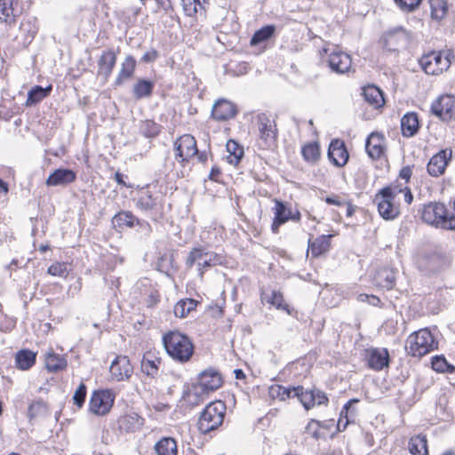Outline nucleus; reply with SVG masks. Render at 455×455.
I'll return each mask as SVG.
<instances>
[{
    "mask_svg": "<svg viewBox=\"0 0 455 455\" xmlns=\"http://www.w3.org/2000/svg\"><path fill=\"white\" fill-rule=\"evenodd\" d=\"M352 60L349 54L338 51L328 57V66L336 74H345L351 68Z\"/></svg>",
    "mask_w": 455,
    "mask_h": 455,
    "instance_id": "obj_18",
    "label": "nucleus"
},
{
    "mask_svg": "<svg viewBox=\"0 0 455 455\" xmlns=\"http://www.w3.org/2000/svg\"><path fill=\"white\" fill-rule=\"evenodd\" d=\"M421 219L429 225L448 229V210L442 203L431 202L425 204L422 209Z\"/></svg>",
    "mask_w": 455,
    "mask_h": 455,
    "instance_id": "obj_6",
    "label": "nucleus"
},
{
    "mask_svg": "<svg viewBox=\"0 0 455 455\" xmlns=\"http://www.w3.org/2000/svg\"><path fill=\"white\" fill-rule=\"evenodd\" d=\"M136 207L141 212L151 215L157 214L163 209V197L154 196L148 190H142L139 193L136 200Z\"/></svg>",
    "mask_w": 455,
    "mask_h": 455,
    "instance_id": "obj_12",
    "label": "nucleus"
},
{
    "mask_svg": "<svg viewBox=\"0 0 455 455\" xmlns=\"http://www.w3.org/2000/svg\"><path fill=\"white\" fill-rule=\"evenodd\" d=\"M237 114L235 105L224 99L218 100L212 106V116L217 121H227Z\"/></svg>",
    "mask_w": 455,
    "mask_h": 455,
    "instance_id": "obj_19",
    "label": "nucleus"
},
{
    "mask_svg": "<svg viewBox=\"0 0 455 455\" xmlns=\"http://www.w3.org/2000/svg\"><path fill=\"white\" fill-rule=\"evenodd\" d=\"M384 138L378 132H371L366 140L365 150L372 159H379L384 154Z\"/></svg>",
    "mask_w": 455,
    "mask_h": 455,
    "instance_id": "obj_28",
    "label": "nucleus"
},
{
    "mask_svg": "<svg viewBox=\"0 0 455 455\" xmlns=\"http://www.w3.org/2000/svg\"><path fill=\"white\" fill-rule=\"evenodd\" d=\"M408 449L411 455H428L426 435H418L412 436L409 441Z\"/></svg>",
    "mask_w": 455,
    "mask_h": 455,
    "instance_id": "obj_39",
    "label": "nucleus"
},
{
    "mask_svg": "<svg viewBox=\"0 0 455 455\" xmlns=\"http://www.w3.org/2000/svg\"><path fill=\"white\" fill-rule=\"evenodd\" d=\"M155 83L151 80L140 78L133 84L132 94L136 100L148 99L153 93Z\"/></svg>",
    "mask_w": 455,
    "mask_h": 455,
    "instance_id": "obj_32",
    "label": "nucleus"
},
{
    "mask_svg": "<svg viewBox=\"0 0 455 455\" xmlns=\"http://www.w3.org/2000/svg\"><path fill=\"white\" fill-rule=\"evenodd\" d=\"M420 128L418 114L408 112L401 118V131L403 137L411 138L415 136Z\"/></svg>",
    "mask_w": 455,
    "mask_h": 455,
    "instance_id": "obj_26",
    "label": "nucleus"
},
{
    "mask_svg": "<svg viewBox=\"0 0 455 455\" xmlns=\"http://www.w3.org/2000/svg\"><path fill=\"white\" fill-rule=\"evenodd\" d=\"M396 271L388 267L379 268L374 276L373 283L380 288L391 290L395 285Z\"/></svg>",
    "mask_w": 455,
    "mask_h": 455,
    "instance_id": "obj_24",
    "label": "nucleus"
},
{
    "mask_svg": "<svg viewBox=\"0 0 455 455\" xmlns=\"http://www.w3.org/2000/svg\"><path fill=\"white\" fill-rule=\"evenodd\" d=\"M227 407L224 402L216 400L210 403L201 412L198 419V429L208 434L217 429L224 421Z\"/></svg>",
    "mask_w": 455,
    "mask_h": 455,
    "instance_id": "obj_3",
    "label": "nucleus"
},
{
    "mask_svg": "<svg viewBox=\"0 0 455 455\" xmlns=\"http://www.w3.org/2000/svg\"><path fill=\"white\" fill-rule=\"evenodd\" d=\"M226 148L228 153L227 156V161L230 164L237 165L243 156V148L233 140H229L227 142Z\"/></svg>",
    "mask_w": 455,
    "mask_h": 455,
    "instance_id": "obj_41",
    "label": "nucleus"
},
{
    "mask_svg": "<svg viewBox=\"0 0 455 455\" xmlns=\"http://www.w3.org/2000/svg\"><path fill=\"white\" fill-rule=\"evenodd\" d=\"M210 255V252L206 251L203 248H194L188 259H187V261H186V265L188 267H191L196 261H197V263L199 261H202L204 258H206L207 256Z\"/></svg>",
    "mask_w": 455,
    "mask_h": 455,
    "instance_id": "obj_50",
    "label": "nucleus"
},
{
    "mask_svg": "<svg viewBox=\"0 0 455 455\" xmlns=\"http://www.w3.org/2000/svg\"><path fill=\"white\" fill-rule=\"evenodd\" d=\"M197 305L198 301L194 299H181L175 304L173 313L175 316L184 318L195 310Z\"/></svg>",
    "mask_w": 455,
    "mask_h": 455,
    "instance_id": "obj_42",
    "label": "nucleus"
},
{
    "mask_svg": "<svg viewBox=\"0 0 455 455\" xmlns=\"http://www.w3.org/2000/svg\"><path fill=\"white\" fill-rule=\"evenodd\" d=\"M364 100L373 106L375 108H380L384 104L382 92L374 85H368L363 88L362 92Z\"/></svg>",
    "mask_w": 455,
    "mask_h": 455,
    "instance_id": "obj_36",
    "label": "nucleus"
},
{
    "mask_svg": "<svg viewBox=\"0 0 455 455\" xmlns=\"http://www.w3.org/2000/svg\"><path fill=\"white\" fill-rule=\"evenodd\" d=\"M273 211L274 219L271 225V230L274 234H277L279 232V228L291 220V209L288 207L286 203L275 199Z\"/></svg>",
    "mask_w": 455,
    "mask_h": 455,
    "instance_id": "obj_21",
    "label": "nucleus"
},
{
    "mask_svg": "<svg viewBox=\"0 0 455 455\" xmlns=\"http://www.w3.org/2000/svg\"><path fill=\"white\" fill-rule=\"evenodd\" d=\"M203 393L196 386H193L191 389L184 393L183 398L191 405L196 406L202 401L201 395Z\"/></svg>",
    "mask_w": 455,
    "mask_h": 455,
    "instance_id": "obj_53",
    "label": "nucleus"
},
{
    "mask_svg": "<svg viewBox=\"0 0 455 455\" xmlns=\"http://www.w3.org/2000/svg\"><path fill=\"white\" fill-rule=\"evenodd\" d=\"M395 4L405 12H414L420 4L422 0H394Z\"/></svg>",
    "mask_w": 455,
    "mask_h": 455,
    "instance_id": "obj_55",
    "label": "nucleus"
},
{
    "mask_svg": "<svg viewBox=\"0 0 455 455\" xmlns=\"http://www.w3.org/2000/svg\"><path fill=\"white\" fill-rule=\"evenodd\" d=\"M115 397V393L110 389L95 390L90 398V411L97 416L107 415L113 407Z\"/></svg>",
    "mask_w": 455,
    "mask_h": 455,
    "instance_id": "obj_7",
    "label": "nucleus"
},
{
    "mask_svg": "<svg viewBox=\"0 0 455 455\" xmlns=\"http://www.w3.org/2000/svg\"><path fill=\"white\" fill-rule=\"evenodd\" d=\"M181 2L185 14L190 17L204 10V4H208V0H181Z\"/></svg>",
    "mask_w": 455,
    "mask_h": 455,
    "instance_id": "obj_48",
    "label": "nucleus"
},
{
    "mask_svg": "<svg viewBox=\"0 0 455 455\" xmlns=\"http://www.w3.org/2000/svg\"><path fill=\"white\" fill-rule=\"evenodd\" d=\"M76 179V173L71 169L59 168L49 175L45 184L48 187L65 186L74 182Z\"/></svg>",
    "mask_w": 455,
    "mask_h": 455,
    "instance_id": "obj_23",
    "label": "nucleus"
},
{
    "mask_svg": "<svg viewBox=\"0 0 455 455\" xmlns=\"http://www.w3.org/2000/svg\"><path fill=\"white\" fill-rule=\"evenodd\" d=\"M358 402L359 400L356 398H352L348 400L341 409V411L339 413V419H345V420H354L355 417L356 416V411L355 410V408H353V405L355 403H357Z\"/></svg>",
    "mask_w": 455,
    "mask_h": 455,
    "instance_id": "obj_51",
    "label": "nucleus"
},
{
    "mask_svg": "<svg viewBox=\"0 0 455 455\" xmlns=\"http://www.w3.org/2000/svg\"><path fill=\"white\" fill-rule=\"evenodd\" d=\"M327 156L330 162L337 167L345 166L349 158L345 142L339 139H334L331 141Z\"/></svg>",
    "mask_w": 455,
    "mask_h": 455,
    "instance_id": "obj_15",
    "label": "nucleus"
},
{
    "mask_svg": "<svg viewBox=\"0 0 455 455\" xmlns=\"http://www.w3.org/2000/svg\"><path fill=\"white\" fill-rule=\"evenodd\" d=\"M259 146L270 149L276 146L278 129L276 122L269 115L260 113L256 116Z\"/></svg>",
    "mask_w": 455,
    "mask_h": 455,
    "instance_id": "obj_5",
    "label": "nucleus"
},
{
    "mask_svg": "<svg viewBox=\"0 0 455 455\" xmlns=\"http://www.w3.org/2000/svg\"><path fill=\"white\" fill-rule=\"evenodd\" d=\"M450 63L448 56L443 57L440 52H433L419 60V64L425 73L434 76L446 70L450 67Z\"/></svg>",
    "mask_w": 455,
    "mask_h": 455,
    "instance_id": "obj_10",
    "label": "nucleus"
},
{
    "mask_svg": "<svg viewBox=\"0 0 455 455\" xmlns=\"http://www.w3.org/2000/svg\"><path fill=\"white\" fill-rule=\"evenodd\" d=\"M409 42V34L402 27L387 32L382 38L383 47L388 52H396L407 46Z\"/></svg>",
    "mask_w": 455,
    "mask_h": 455,
    "instance_id": "obj_11",
    "label": "nucleus"
},
{
    "mask_svg": "<svg viewBox=\"0 0 455 455\" xmlns=\"http://www.w3.org/2000/svg\"><path fill=\"white\" fill-rule=\"evenodd\" d=\"M303 407L308 411L315 405H326L329 399L324 392L320 389L314 388L310 390H304L302 387L300 393V401Z\"/></svg>",
    "mask_w": 455,
    "mask_h": 455,
    "instance_id": "obj_20",
    "label": "nucleus"
},
{
    "mask_svg": "<svg viewBox=\"0 0 455 455\" xmlns=\"http://www.w3.org/2000/svg\"><path fill=\"white\" fill-rule=\"evenodd\" d=\"M161 359L151 353L144 355L141 360V371L147 376L156 377L158 374Z\"/></svg>",
    "mask_w": 455,
    "mask_h": 455,
    "instance_id": "obj_33",
    "label": "nucleus"
},
{
    "mask_svg": "<svg viewBox=\"0 0 455 455\" xmlns=\"http://www.w3.org/2000/svg\"><path fill=\"white\" fill-rule=\"evenodd\" d=\"M136 60L132 55H127L124 60L121 64L120 70L117 74V76L114 82L115 87L121 86L126 80L131 79L136 69Z\"/></svg>",
    "mask_w": 455,
    "mask_h": 455,
    "instance_id": "obj_27",
    "label": "nucleus"
},
{
    "mask_svg": "<svg viewBox=\"0 0 455 455\" xmlns=\"http://www.w3.org/2000/svg\"><path fill=\"white\" fill-rule=\"evenodd\" d=\"M67 365V360L62 355L49 353L45 358V366L49 371L56 372L64 370Z\"/></svg>",
    "mask_w": 455,
    "mask_h": 455,
    "instance_id": "obj_46",
    "label": "nucleus"
},
{
    "mask_svg": "<svg viewBox=\"0 0 455 455\" xmlns=\"http://www.w3.org/2000/svg\"><path fill=\"white\" fill-rule=\"evenodd\" d=\"M398 188L402 189V192H404L405 203H407L408 204H411L413 201V195H412L411 189L408 187H405L403 188L398 187Z\"/></svg>",
    "mask_w": 455,
    "mask_h": 455,
    "instance_id": "obj_62",
    "label": "nucleus"
},
{
    "mask_svg": "<svg viewBox=\"0 0 455 455\" xmlns=\"http://www.w3.org/2000/svg\"><path fill=\"white\" fill-rule=\"evenodd\" d=\"M112 222L115 226L118 227L125 226L133 228L135 225H140V227L145 226L150 229V226L147 221L139 220L131 212H120L116 213L113 217Z\"/></svg>",
    "mask_w": 455,
    "mask_h": 455,
    "instance_id": "obj_30",
    "label": "nucleus"
},
{
    "mask_svg": "<svg viewBox=\"0 0 455 455\" xmlns=\"http://www.w3.org/2000/svg\"><path fill=\"white\" fill-rule=\"evenodd\" d=\"M47 273L53 276H64L67 273V264L55 262L48 267Z\"/></svg>",
    "mask_w": 455,
    "mask_h": 455,
    "instance_id": "obj_56",
    "label": "nucleus"
},
{
    "mask_svg": "<svg viewBox=\"0 0 455 455\" xmlns=\"http://www.w3.org/2000/svg\"><path fill=\"white\" fill-rule=\"evenodd\" d=\"M302 386L286 387L281 385H273L269 388V395L273 399L285 401L291 397H297L300 401Z\"/></svg>",
    "mask_w": 455,
    "mask_h": 455,
    "instance_id": "obj_29",
    "label": "nucleus"
},
{
    "mask_svg": "<svg viewBox=\"0 0 455 455\" xmlns=\"http://www.w3.org/2000/svg\"><path fill=\"white\" fill-rule=\"evenodd\" d=\"M158 57V52L155 49H151L150 51L145 52L141 57V61L144 63H151L154 62Z\"/></svg>",
    "mask_w": 455,
    "mask_h": 455,
    "instance_id": "obj_58",
    "label": "nucleus"
},
{
    "mask_svg": "<svg viewBox=\"0 0 455 455\" xmlns=\"http://www.w3.org/2000/svg\"><path fill=\"white\" fill-rule=\"evenodd\" d=\"M222 385L220 372L212 368L206 369L198 375V383L195 385L201 392L209 393L217 390Z\"/></svg>",
    "mask_w": 455,
    "mask_h": 455,
    "instance_id": "obj_13",
    "label": "nucleus"
},
{
    "mask_svg": "<svg viewBox=\"0 0 455 455\" xmlns=\"http://www.w3.org/2000/svg\"><path fill=\"white\" fill-rule=\"evenodd\" d=\"M324 201L326 202V204H331V205H338V206H340L343 204V203L341 201L339 200V197L336 196H327Z\"/></svg>",
    "mask_w": 455,
    "mask_h": 455,
    "instance_id": "obj_63",
    "label": "nucleus"
},
{
    "mask_svg": "<svg viewBox=\"0 0 455 455\" xmlns=\"http://www.w3.org/2000/svg\"><path fill=\"white\" fill-rule=\"evenodd\" d=\"M330 237L331 235H321L313 242L309 241L308 248L313 256L318 257L329 250Z\"/></svg>",
    "mask_w": 455,
    "mask_h": 455,
    "instance_id": "obj_44",
    "label": "nucleus"
},
{
    "mask_svg": "<svg viewBox=\"0 0 455 455\" xmlns=\"http://www.w3.org/2000/svg\"><path fill=\"white\" fill-rule=\"evenodd\" d=\"M437 347L438 341L427 328L410 334L405 343L407 353L415 357H421Z\"/></svg>",
    "mask_w": 455,
    "mask_h": 455,
    "instance_id": "obj_2",
    "label": "nucleus"
},
{
    "mask_svg": "<svg viewBox=\"0 0 455 455\" xmlns=\"http://www.w3.org/2000/svg\"><path fill=\"white\" fill-rule=\"evenodd\" d=\"M109 371L112 379L116 381H124L130 379L133 371V367L132 366L127 356L117 355L112 361L109 367Z\"/></svg>",
    "mask_w": 455,
    "mask_h": 455,
    "instance_id": "obj_14",
    "label": "nucleus"
},
{
    "mask_svg": "<svg viewBox=\"0 0 455 455\" xmlns=\"http://www.w3.org/2000/svg\"><path fill=\"white\" fill-rule=\"evenodd\" d=\"M368 366L374 371H381L389 364V353L387 348L367 350Z\"/></svg>",
    "mask_w": 455,
    "mask_h": 455,
    "instance_id": "obj_22",
    "label": "nucleus"
},
{
    "mask_svg": "<svg viewBox=\"0 0 455 455\" xmlns=\"http://www.w3.org/2000/svg\"><path fill=\"white\" fill-rule=\"evenodd\" d=\"M87 395V387L84 382H81L73 395V402L78 408H82L84 404Z\"/></svg>",
    "mask_w": 455,
    "mask_h": 455,
    "instance_id": "obj_54",
    "label": "nucleus"
},
{
    "mask_svg": "<svg viewBox=\"0 0 455 455\" xmlns=\"http://www.w3.org/2000/svg\"><path fill=\"white\" fill-rule=\"evenodd\" d=\"M143 419L137 413H132L123 416L119 419L120 428L126 432H134L140 428Z\"/></svg>",
    "mask_w": 455,
    "mask_h": 455,
    "instance_id": "obj_40",
    "label": "nucleus"
},
{
    "mask_svg": "<svg viewBox=\"0 0 455 455\" xmlns=\"http://www.w3.org/2000/svg\"><path fill=\"white\" fill-rule=\"evenodd\" d=\"M432 369L437 372L452 373L455 371V366L447 362L444 355H435L431 360Z\"/></svg>",
    "mask_w": 455,
    "mask_h": 455,
    "instance_id": "obj_49",
    "label": "nucleus"
},
{
    "mask_svg": "<svg viewBox=\"0 0 455 455\" xmlns=\"http://www.w3.org/2000/svg\"><path fill=\"white\" fill-rule=\"evenodd\" d=\"M161 125L153 120H144L140 122V132L146 138H155L161 132Z\"/></svg>",
    "mask_w": 455,
    "mask_h": 455,
    "instance_id": "obj_47",
    "label": "nucleus"
},
{
    "mask_svg": "<svg viewBox=\"0 0 455 455\" xmlns=\"http://www.w3.org/2000/svg\"><path fill=\"white\" fill-rule=\"evenodd\" d=\"M412 170L411 166H404L399 172V177L408 182L411 177Z\"/></svg>",
    "mask_w": 455,
    "mask_h": 455,
    "instance_id": "obj_59",
    "label": "nucleus"
},
{
    "mask_svg": "<svg viewBox=\"0 0 455 455\" xmlns=\"http://www.w3.org/2000/svg\"><path fill=\"white\" fill-rule=\"evenodd\" d=\"M175 159L178 162H188L190 158L196 156L198 153L196 140L190 134H184L174 142Z\"/></svg>",
    "mask_w": 455,
    "mask_h": 455,
    "instance_id": "obj_8",
    "label": "nucleus"
},
{
    "mask_svg": "<svg viewBox=\"0 0 455 455\" xmlns=\"http://www.w3.org/2000/svg\"><path fill=\"white\" fill-rule=\"evenodd\" d=\"M262 299H265L275 308L285 311L290 315H293L294 313H296L293 307H291L288 304L284 303L283 293L279 291H272L270 296H267L263 293Z\"/></svg>",
    "mask_w": 455,
    "mask_h": 455,
    "instance_id": "obj_35",
    "label": "nucleus"
},
{
    "mask_svg": "<svg viewBox=\"0 0 455 455\" xmlns=\"http://www.w3.org/2000/svg\"><path fill=\"white\" fill-rule=\"evenodd\" d=\"M275 31V27L274 25H266L262 27L252 35L250 41L251 45L255 46L267 42L274 36Z\"/></svg>",
    "mask_w": 455,
    "mask_h": 455,
    "instance_id": "obj_43",
    "label": "nucleus"
},
{
    "mask_svg": "<svg viewBox=\"0 0 455 455\" xmlns=\"http://www.w3.org/2000/svg\"><path fill=\"white\" fill-rule=\"evenodd\" d=\"M163 344L168 355L180 363L188 362L194 354V344L191 339L178 331L164 334Z\"/></svg>",
    "mask_w": 455,
    "mask_h": 455,
    "instance_id": "obj_1",
    "label": "nucleus"
},
{
    "mask_svg": "<svg viewBox=\"0 0 455 455\" xmlns=\"http://www.w3.org/2000/svg\"><path fill=\"white\" fill-rule=\"evenodd\" d=\"M197 265H198V270L200 272V275H203L204 268L210 267L213 264L212 263V258L210 257L209 259L204 258L202 261H199L197 263Z\"/></svg>",
    "mask_w": 455,
    "mask_h": 455,
    "instance_id": "obj_61",
    "label": "nucleus"
},
{
    "mask_svg": "<svg viewBox=\"0 0 455 455\" xmlns=\"http://www.w3.org/2000/svg\"><path fill=\"white\" fill-rule=\"evenodd\" d=\"M117 60V53L108 49L103 51L98 60L97 76L107 82L110 77Z\"/></svg>",
    "mask_w": 455,
    "mask_h": 455,
    "instance_id": "obj_16",
    "label": "nucleus"
},
{
    "mask_svg": "<svg viewBox=\"0 0 455 455\" xmlns=\"http://www.w3.org/2000/svg\"><path fill=\"white\" fill-rule=\"evenodd\" d=\"M451 158V150L442 149L435 155H434L427 166V172L433 177H438L442 175L448 164V162Z\"/></svg>",
    "mask_w": 455,
    "mask_h": 455,
    "instance_id": "obj_17",
    "label": "nucleus"
},
{
    "mask_svg": "<svg viewBox=\"0 0 455 455\" xmlns=\"http://www.w3.org/2000/svg\"><path fill=\"white\" fill-rule=\"evenodd\" d=\"M52 90V85H48L46 87H42L41 85L33 86L28 92V98L25 105L27 107H31L36 105L40 101H42L44 98L50 95Z\"/></svg>",
    "mask_w": 455,
    "mask_h": 455,
    "instance_id": "obj_34",
    "label": "nucleus"
},
{
    "mask_svg": "<svg viewBox=\"0 0 455 455\" xmlns=\"http://www.w3.org/2000/svg\"><path fill=\"white\" fill-rule=\"evenodd\" d=\"M428 4L431 11L432 19L441 20L447 15V0H428Z\"/></svg>",
    "mask_w": 455,
    "mask_h": 455,
    "instance_id": "obj_45",
    "label": "nucleus"
},
{
    "mask_svg": "<svg viewBox=\"0 0 455 455\" xmlns=\"http://www.w3.org/2000/svg\"><path fill=\"white\" fill-rule=\"evenodd\" d=\"M154 450L157 455H177V442L172 437H163L156 443Z\"/></svg>",
    "mask_w": 455,
    "mask_h": 455,
    "instance_id": "obj_37",
    "label": "nucleus"
},
{
    "mask_svg": "<svg viewBox=\"0 0 455 455\" xmlns=\"http://www.w3.org/2000/svg\"><path fill=\"white\" fill-rule=\"evenodd\" d=\"M322 427L321 422L315 419H311L306 426V433L310 435L315 439L320 437L319 428Z\"/></svg>",
    "mask_w": 455,
    "mask_h": 455,
    "instance_id": "obj_57",
    "label": "nucleus"
},
{
    "mask_svg": "<svg viewBox=\"0 0 455 455\" xmlns=\"http://www.w3.org/2000/svg\"><path fill=\"white\" fill-rule=\"evenodd\" d=\"M20 14L17 7V0H0V20L7 25L15 23Z\"/></svg>",
    "mask_w": 455,
    "mask_h": 455,
    "instance_id": "obj_25",
    "label": "nucleus"
},
{
    "mask_svg": "<svg viewBox=\"0 0 455 455\" xmlns=\"http://www.w3.org/2000/svg\"><path fill=\"white\" fill-rule=\"evenodd\" d=\"M431 113L441 120L448 122L455 117V96L444 94L431 104Z\"/></svg>",
    "mask_w": 455,
    "mask_h": 455,
    "instance_id": "obj_9",
    "label": "nucleus"
},
{
    "mask_svg": "<svg viewBox=\"0 0 455 455\" xmlns=\"http://www.w3.org/2000/svg\"><path fill=\"white\" fill-rule=\"evenodd\" d=\"M402 193L397 186H387L381 188L375 196L374 202L378 206L379 215L386 220L396 219L400 214L398 204H395V198Z\"/></svg>",
    "mask_w": 455,
    "mask_h": 455,
    "instance_id": "obj_4",
    "label": "nucleus"
},
{
    "mask_svg": "<svg viewBox=\"0 0 455 455\" xmlns=\"http://www.w3.org/2000/svg\"><path fill=\"white\" fill-rule=\"evenodd\" d=\"M301 155L305 162L315 164L321 157L319 143L317 141L307 142L301 148Z\"/></svg>",
    "mask_w": 455,
    "mask_h": 455,
    "instance_id": "obj_38",
    "label": "nucleus"
},
{
    "mask_svg": "<svg viewBox=\"0 0 455 455\" xmlns=\"http://www.w3.org/2000/svg\"><path fill=\"white\" fill-rule=\"evenodd\" d=\"M448 229L455 230V201L453 202V211H448Z\"/></svg>",
    "mask_w": 455,
    "mask_h": 455,
    "instance_id": "obj_60",
    "label": "nucleus"
},
{
    "mask_svg": "<svg viewBox=\"0 0 455 455\" xmlns=\"http://www.w3.org/2000/svg\"><path fill=\"white\" fill-rule=\"evenodd\" d=\"M115 180L116 181L117 184L123 186V187H125V188H131L132 186L131 185H127L124 180V174L121 173L120 172H116L115 173Z\"/></svg>",
    "mask_w": 455,
    "mask_h": 455,
    "instance_id": "obj_64",
    "label": "nucleus"
},
{
    "mask_svg": "<svg viewBox=\"0 0 455 455\" xmlns=\"http://www.w3.org/2000/svg\"><path fill=\"white\" fill-rule=\"evenodd\" d=\"M36 362V353L28 348L20 349L15 354V365L20 371H28Z\"/></svg>",
    "mask_w": 455,
    "mask_h": 455,
    "instance_id": "obj_31",
    "label": "nucleus"
},
{
    "mask_svg": "<svg viewBox=\"0 0 455 455\" xmlns=\"http://www.w3.org/2000/svg\"><path fill=\"white\" fill-rule=\"evenodd\" d=\"M46 411V405L42 400L31 403L28 409V417L33 419L38 415L44 414Z\"/></svg>",
    "mask_w": 455,
    "mask_h": 455,
    "instance_id": "obj_52",
    "label": "nucleus"
}]
</instances>
